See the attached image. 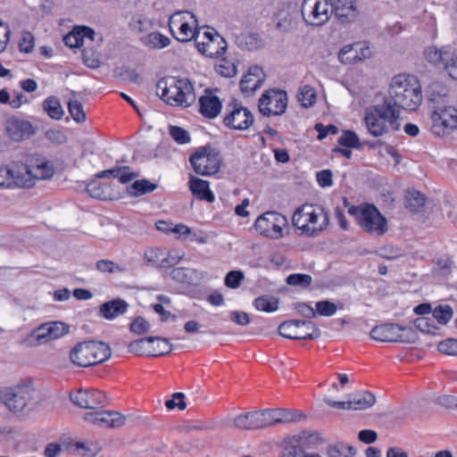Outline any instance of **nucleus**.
I'll return each instance as SVG.
<instances>
[{
	"label": "nucleus",
	"instance_id": "obj_1",
	"mask_svg": "<svg viewBox=\"0 0 457 457\" xmlns=\"http://www.w3.org/2000/svg\"><path fill=\"white\" fill-rule=\"evenodd\" d=\"M384 101L399 112L416 111L422 103L421 85L415 76L398 74L392 79Z\"/></svg>",
	"mask_w": 457,
	"mask_h": 457
},
{
	"label": "nucleus",
	"instance_id": "obj_2",
	"mask_svg": "<svg viewBox=\"0 0 457 457\" xmlns=\"http://www.w3.org/2000/svg\"><path fill=\"white\" fill-rule=\"evenodd\" d=\"M364 122L371 136L383 137L400 129V112L383 101L382 104L371 105L366 109Z\"/></svg>",
	"mask_w": 457,
	"mask_h": 457
},
{
	"label": "nucleus",
	"instance_id": "obj_3",
	"mask_svg": "<svg viewBox=\"0 0 457 457\" xmlns=\"http://www.w3.org/2000/svg\"><path fill=\"white\" fill-rule=\"evenodd\" d=\"M157 95L171 106L189 107L196 98L193 84L188 79L173 76L158 81Z\"/></svg>",
	"mask_w": 457,
	"mask_h": 457
},
{
	"label": "nucleus",
	"instance_id": "obj_4",
	"mask_svg": "<svg viewBox=\"0 0 457 457\" xmlns=\"http://www.w3.org/2000/svg\"><path fill=\"white\" fill-rule=\"evenodd\" d=\"M112 355L109 345L101 341H84L77 344L70 353L73 364L90 367L107 361Z\"/></svg>",
	"mask_w": 457,
	"mask_h": 457
},
{
	"label": "nucleus",
	"instance_id": "obj_5",
	"mask_svg": "<svg viewBox=\"0 0 457 457\" xmlns=\"http://www.w3.org/2000/svg\"><path fill=\"white\" fill-rule=\"evenodd\" d=\"M189 162L194 171L201 176L216 174L222 162L219 150L211 145L197 148L189 157Z\"/></svg>",
	"mask_w": 457,
	"mask_h": 457
},
{
	"label": "nucleus",
	"instance_id": "obj_6",
	"mask_svg": "<svg viewBox=\"0 0 457 457\" xmlns=\"http://www.w3.org/2000/svg\"><path fill=\"white\" fill-rule=\"evenodd\" d=\"M372 339L380 342H397L411 344L418 337L417 332L409 326L397 323H384L375 326L370 331Z\"/></svg>",
	"mask_w": 457,
	"mask_h": 457
},
{
	"label": "nucleus",
	"instance_id": "obj_7",
	"mask_svg": "<svg viewBox=\"0 0 457 457\" xmlns=\"http://www.w3.org/2000/svg\"><path fill=\"white\" fill-rule=\"evenodd\" d=\"M34 388L29 384L18 385L14 387L7 388L1 393V400L4 405L12 412H19L33 408L32 403Z\"/></svg>",
	"mask_w": 457,
	"mask_h": 457
},
{
	"label": "nucleus",
	"instance_id": "obj_8",
	"mask_svg": "<svg viewBox=\"0 0 457 457\" xmlns=\"http://www.w3.org/2000/svg\"><path fill=\"white\" fill-rule=\"evenodd\" d=\"M278 333L283 337L293 340H312L320 337L318 326L311 320H290L278 326Z\"/></svg>",
	"mask_w": 457,
	"mask_h": 457
},
{
	"label": "nucleus",
	"instance_id": "obj_9",
	"mask_svg": "<svg viewBox=\"0 0 457 457\" xmlns=\"http://www.w3.org/2000/svg\"><path fill=\"white\" fill-rule=\"evenodd\" d=\"M301 13L303 21L312 26H323L333 14L330 0H303Z\"/></svg>",
	"mask_w": 457,
	"mask_h": 457
},
{
	"label": "nucleus",
	"instance_id": "obj_10",
	"mask_svg": "<svg viewBox=\"0 0 457 457\" xmlns=\"http://www.w3.org/2000/svg\"><path fill=\"white\" fill-rule=\"evenodd\" d=\"M30 177L26 170V164L13 162L6 166H0V187H29Z\"/></svg>",
	"mask_w": 457,
	"mask_h": 457
},
{
	"label": "nucleus",
	"instance_id": "obj_11",
	"mask_svg": "<svg viewBox=\"0 0 457 457\" xmlns=\"http://www.w3.org/2000/svg\"><path fill=\"white\" fill-rule=\"evenodd\" d=\"M287 92L280 89H269L259 99L258 109L263 116L282 115L287 107Z\"/></svg>",
	"mask_w": 457,
	"mask_h": 457
},
{
	"label": "nucleus",
	"instance_id": "obj_12",
	"mask_svg": "<svg viewBox=\"0 0 457 457\" xmlns=\"http://www.w3.org/2000/svg\"><path fill=\"white\" fill-rule=\"evenodd\" d=\"M185 14L190 16L194 20L195 23H197V20L194 13L189 12H176L169 19V28L174 37L180 42H188L192 39L197 41L199 30L197 29H193L192 26L186 20Z\"/></svg>",
	"mask_w": 457,
	"mask_h": 457
},
{
	"label": "nucleus",
	"instance_id": "obj_13",
	"mask_svg": "<svg viewBox=\"0 0 457 457\" xmlns=\"http://www.w3.org/2000/svg\"><path fill=\"white\" fill-rule=\"evenodd\" d=\"M287 224V218L274 211L266 212L259 216L254 222L255 229L262 236L270 238L282 237V228Z\"/></svg>",
	"mask_w": 457,
	"mask_h": 457
},
{
	"label": "nucleus",
	"instance_id": "obj_14",
	"mask_svg": "<svg viewBox=\"0 0 457 457\" xmlns=\"http://www.w3.org/2000/svg\"><path fill=\"white\" fill-rule=\"evenodd\" d=\"M431 119V131L436 136L450 134L457 129V109L453 106L437 107Z\"/></svg>",
	"mask_w": 457,
	"mask_h": 457
},
{
	"label": "nucleus",
	"instance_id": "obj_15",
	"mask_svg": "<svg viewBox=\"0 0 457 457\" xmlns=\"http://www.w3.org/2000/svg\"><path fill=\"white\" fill-rule=\"evenodd\" d=\"M358 224L369 234L381 236L387 231L386 218L380 213L378 208L370 204L362 205V212H361V219Z\"/></svg>",
	"mask_w": 457,
	"mask_h": 457
},
{
	"label": "nucleus",
	"instance_id": "obj_16",
	"mask_svg": "<svg viewBox=\"0 0 457 457\" xmlns=\"http://www.w3.org/2000/svg\"><path fill=\"white\" fill-rule=\"evenodd\" d=\"M70 399L74 405L90 410L102 408L108 402L105 394L95 388H79L76 393L70 394Z\"/></svg>",
	"mask_w": 457,
	"mask_h": 457
},
{
	"label": "nucleus",
	"instance_id": "obj_17",
	"mask_svg": "<svg viewBox=\"0 0 457 457\" xmlns=\"http://www.w3.org/2000/svg\"><path fill=\"white\" fill-rule=\"evenodd\" d=\"M228 107L231 110L224 117L223 123L225 126L234 129L245 130L253 124V115L247 108L241 106L237 102L230 103Z\"/></svg>",
	"mask_w": 457,
	"mask_h": 457
},
{
	"label": "nucleus",
	"instance_id": "obj_18",
	"mask_svg": "<svg viewBox=\"0 0 457 457\" xmlns=\"http://www.w3.org/2000/svg\"><path fill=\"white\" fill-rule=\"evenodd\" d=\"M308 211H312V205H303L297 208L293 214L292 223L296 228L302 231V234L315 237L327 226L328 218L326 213H323V210L320 209V214H323L324 217L323 223L319 226L311 227L308 224Z\"/></svg>",
	"mask_w": 457,
	"mask_h": 457
},
{
	"label": "nucleus",
	"instance_id": "obj_19",
	"mask_svg": "<svg viewBox=\"0 0 457 457\" xmlns=\"http://www.w3.org/2000/svg\"><path fill=\"white\" fill-rule=\"evenodd\" d=\"M195 46L202 54L210 58H217L225 53L228 44L220 35L214 31V36H211L207 42L196 41Z\"/></svg>",
	"mask_w": 457,
	"mask_h": 457
},
{
	"label": "nucleus",
	"instance_id": "obj_20",
	"mask_svg": "<svg viewBox=\"0 0 457 457\" xmlns=\"http://www.w3.org/2000/svg\"><path fill=\"white\" fill-rule=\"evenodd\" d=\"M262 69L258 66H251L248 71L240 80V89L244 94H253L260 88L264 80Z\"/></svg>",
	"mask_w": 457,
	"mask_h": 457
},
{
	"label": "nucleus",
	"instance_id": "obj_21",
	"mask_svg": "<svg viewBox=\"0 0 457 457\" xmlns=\"http://www.w3.org/2000/svg\"><path fill=\"white\" fill-rule=\"evenodd\" d=\"M26 170L30 177L29 187L34 186L36 179H48L54 172L51 162L45 158H37L32 164H26Z\"/></svg>",
	"mask_w": 457,
	"mask_h": 457
},
{
	"label": "nucleus",
	"instance_id": "obj_22",
	"mask_svg": "<svg viewBox=\"0 0 457 457\" xmlns=\"http://www.w3.org/2000/svg\"><path fill=\"white\" fill-rule=\"evenodd\" d=\"M6 129L11 138L18 142L27 139L36 133L35 128L29 121L14 118L8 121Z\"/></svg>",
	"mask_w": 457,
	"mask_h": 457
},
{
	"label": "nucleus",
	"instance_id": "obj_23",
	"mask_svg": "<svg viewBox=\"0 0 457 457\" xmlns=\"http://www.w3.org/2000/svg\"><path fill=\"white\" fill-rule=\"evenodd\" d=\"M221 108V101L217 96L212 95L209 89L205 91V95L199 98V112L207 119L216 118Z\"/></svg>",
	"mask_w": 457,
	"mask_h": 457
},
{
	"label": "nucleus",
	"instance_id": "obj_24",
	"mask_svg": "<svg viewBox=\"0 0 457 457\" xmlns=\"http://www.w3.org/2000/svg\"><path fill=\"white\" fill-rule=\"evenodd\" d=\"M129 306V303L125 300L115 298L100 305L99 315L105 320H112L125 314L128 312Z\"/></svg>",
	"mask_w": 457,
	"mask_h": 457
},
{
	"label": "nucleus",
	"instance_id": "obj_25",
	"mask_svg": "<svg viewBox=\"0 0 457 457\" xmlns=\"http://www.w3.org/2000/svg\"><path fill=\"white\" fill-rule=\"evenodd\" d=\"M371 51L369 47H361L359 43L345 46L338 54V58L342 63H352L356 60H362L370 57Z\"/></svg>",
	"mask_w": 457,
	"mask_h": 457
},
{
	"label": "nucleus",
	"instance_id": "obj_26",
	"mask_svg": "<svg viewBox=\"0 0 457 457\" xmlns=\"http://www.w3.org/2000/svg\"><path fill=\"white\" fill-rule=\"evenodd\" d=\"M453 47L446 46L438 49L435 46L428 47L425 51V57L428 62L436 66H445L450 56L453 55Z\"/></svg>",
	"mask_w": 457,
	"mask_h": 457
},
{
	"label": "nucleus",
	"instance_id": "obj_27",
	"mask_svg": "<svg viewBox=\"0 0 457 457\" xmlns=\"http://www.w3.org/2000/svg\"><path fill=\"white\" fill-rule=\"evenodd\" d=\"M236 45L242 50L255 51L263 46V42L257 33L242 32L235 37Z\"/></svg>",
	"mask_w": 457,
	"mask_h": 457
},
{
	"label": "nucleus",
	"instance_id": "obj_28",
	"mask_svg": "<svg viewBox=\"0 0 457 457\" xmlns=\"http://www.w3.org/2000/svg\"><path fill=\"white\" fill-rule=\"evenodd\" d=\"M234 426L238 429L254 430L262 428L259 411L240 414L234 419Z\"/></svg>",
	"mask_w": 457,
	"mask_h": 457
},
{
	"label": "nucleus",
	"instance_id": "obj_29",
	"mask_svg": "<svg viewBox=\"0 0 457 457\" xmlns=\"http://www.w3.org/2000/svg\"><path fill=\"white\" fill-rule=\"evenodd\" d=\"M86 191L91 197L100 200H113L115 198L111 186L99 180L88 183Z\"/></svg>",
	"mask_w": 457,
	"mask_h": 457
},
{
	"label": "nucleus",
	"instance_id": "obj_30",
	"mask_svg": "<svg viewBox=\"0 0 457 457\" xmlns=\"http://www.w3.org/2000/svg\"><path fill=\"white\" fill-rule=\"evenodd\" d=\"M189 187L192 194L197 196L200 200H204L208 203H212L214 201V195L210 190L208 181L199 178L191 177Z\"/></svg>",
	"mask_w": 457,
	"mask_h": 457
},
{
	"label": "nucleus",
	"instance_id": "obj_31",
	"mask_svg": "<svg viewBox=\"0 0 457 457\" xmlns=\"http://www.w3.org/2000/svg\"><path fill=\"white\" fill-rule=\"evenodd\" d=\"M349 402L351 410L361 411L373 406L376 403V397L369 391H362L353 395Z\"/></svg>",
	"mask_w": 457,
	"mask_h": 457
},
{
	"label": "nucleus",
	"instance_id": "obj_32",
	"mask_svg": "<svg viewBox=\"0 0 457 457\" xmlns=\"http://www.w3.org/2000/svg\"><path fill=\"white\" fill-rule=\"evenodd\" d=\"M155 339H160V337H147L134 340L128 346L129 352L137 355L151 356L152 344Z\"/></svg>",
	"mask_w": 457,
	"mask_h": 457
},
{
	"label": "nucleus",
	"instance_id": "obj_33",
	"mask_svg": "<svg viewBox=\"0 0 457 457\" xmlns=\"http://www.w3.org/2000/svg\"><path fill=\"white\" fill-rule=\"evenodd\" d=\"M158 187V185L147 179H138L134 181L128 188L129 195L138 197L140 195L151 193Z\"/></svg>",
	"mask_w": 457,
	"mask_h": 457
},
{
	"label": "nucleus",
	"instance_id": "obj_34",
	"mask_svg": "<svg viewBox=\"0 0 457 457\" xmlns=\"http://www.w3.org/2000/svg\"><path fill=\"white\" fill-rule=\"evenodd\" d=\"M426 197L417 190L411 189L406 192L405 207L411 212H417L425 205Z\"/></svg>",
	"mask_w": 457,
	"mask_h": 457
},
{
	"label": "nucleus",
	"instance_id": "obj_35",
	"mask_svg": "<svg viewBox=\"0 0 457 457\" xmlns=\"http://www.w3.org/2000/svg\"><path fill=\"white\" fill-rule=\"evenodd\" d=\"M43 108L49 117L54 120H61L64 114L62 104L56 96L47 97L43 102Z\"/></svg>",
	"mask_w": 457,
	"mask_h": 457
},
{
	"label": "nucleus",
	"instance_id": "obj_36",
	"mask_svg": "<svg viewBox=\"0 0 457 457\" xmlns=\"http://www.w3.org/2000/svg\"><path fill=\"white\" fill-rule=\"evenodd\" d=\"M126 417L117 411H101V426L108 428H120L125 424Z\"/></svg>",
	"mask_w": 457,
	"mask_h": 457
},
{
	"label": "nucleus",
	"instance_id": "obj_37",
	"mask_svg": "<svg viewBox=\"0 0 457 457\" xmlns=\"http://www.w3.org/2000/svg\"><path fill=\"white\" fill-rule=\"evenodd\" d=\"M253 304L258 311L272 312L278 308V299L271 295H264L255 298Z\"/></svg>",
	"mask_w": 457,
	"mask_h": 457
},
{
	"label": "nucleus",
	"instance_id": "obj_38",
	"mask_svg": "<svg viewBox=\"0 0 457 457\" xmlns=\"http://www.w3.org/2000/svg\"><path fill=\"white\" fill-rule=\"evenodd\" d=\"M357 451L353 445L340 442L334 445H329L327 450L328 457H353Z\"/></svg>",
	"mask_w": 457,
	"mask_h": 457
},
{
	"label": "nucleus",
	"instance_id": "obj_39",
	"mask_svg": "<svg viewBox=\"0 0 457 457\" xmlns=\"http://www.w3.org/2000/svg\"><path fill=\"white\" fill-rule=\"evenodd\" d=\"M333 13L342 22H350L356 18L358 12L354 3L351 2L345 6L334 7Z\"/></svg>",
	"mask_w": 457,
	"mask_h": 457
},
{
	"label": "nucleus",
	"instance_id": "obj_40",
	"mask_svg": "<svg viewBox=\"0 0 457 457\" xmlns=\"http://www.w3.org/2000/svg\"><path fill=\"white\" fill-rule=\"evenodd\" d=\"M194 270L179 267L173 269L170 273V277L176 282L191 285L194 280Z\"/></svg>",
	"mask_w": 457,
	"mask_h": 457
},
{
	"label": "nucleus",
	"instance_id": "obj_41",
	"mask_svg": "<svg viewBox=\"0 0 457 457\" xmlns=\"http://www.w3.org/2000/svg\"><path fill=\"white\" fill-rule=\"evenodd\" d=\"M143 42L147 46L161 49L168 46L170 39L159 32H152L144 38Z\"/></svg>",
	"mask_w": 457,
	"mask_h": 457
},
{
	"label": "nucleus",
	"instance_id": "obj_42",
	"mask_svg": "<svg viewBox=\"0 0 457 457\" xmlns=\"http://www.w3.org/2000/svg\"><path fill=\"white\" fill-rule=\"evenodd\" d=\"M278 424L298 422L305 419V414L290 409H277Z\"/></svg>",
	"mask_w": 457,
	"mask_h": 457
},
{
	"label": "nucleus",
	"instance_id": "obj_43",
	"mask_svg": "<svg viewBox=\"0 0 457 457\" xmlns=\"http://www.w3.org/2000/svg\"><path fill=\"white\" fill-rule=\"evenodd\" d=\"M297 100L304 108L312 106L316 102V92L311 86H303L297 94Z\"/></svg>",
	"mask_w": 457,
	"mask_h": 457
},
{
	"label": "nucleus",
	"instance_id": "obj_44",
	"mask_svg": "<svg viewBox=\"0 0 457 457\" xmlns=\"http://www.w3.org/2000/svg\"><path fill=\"white\" fill-rule=\"evenodd\" d=\"M68 111L72 119L78 123H83L87 120L83 104L76 98H70L68 101Z\"/></svg>",
	"mask_w": 457,
	"mask_h": 457
},
{
	"label": "nucleus",
	"instance_id": "obj_45",
	"mask_svg": "<svg viewBox=\"0 0 457 457\" xmlns=\"http://www.w3.org/2000/svg\"><path fill=\"white\" fill-rule=\"evenodd\" d=\"M129 26L132 31L142 33L152 27V21L143 14H135L132 16Z\"/></svg>",
	"mask_w": 457,
	"mask_h": 457
},
{
	"label": "nucleus",
	"instance_id": "obj_46",
	"mask_svg": "<svg viewBox=\"0 0 457 457\" xmlns=\"http://www.w3.org/2000/svg\"><path fill=\"white\" fill-rule=\"evenodd\" d=\"M338 145L349 148H361V143L358 135L353 130H343L337 139Z\"/></svg>",
	"mask_w": 457,
	"mask_h": 457
},
{
	"label": "nucleus",
	"instance_id": "obj_47",
	"mask_svg": "<svg viewBox=\"0 0 457 457\" xmlns=\"http://www.w3.org/2000/svg\"><path fill=\"white\" fill-rule=\"evenodd\" d=\"M433 318L441 325H446L453 316V308L448 305H438L432 312Z\"/></svg>",
	"mask_w": 457,
	"mask_h": 457
},
{
	"label": "nucleus",
	"instance_id": "obj_48",
	"mask_svg": "<svg viewBox=\"0 0 457 457\" xmlns=\"http://www.w3.org/2000/svg\"><path fill=\"white\" fill-rule=\"evenodd\" d=\"M51 340L62 337L70 332V326L62 321L46 322Z\"/></svg>",
	"mask_w": 457,
	"mask_h": 457
},
{
	"label": "nucleus",
	"instance_id": "obj_49",
	"mask_svg": "<svg viewBox=\"0 0 457 457\" xmlns=\"http://www.w3.org/2000/svg\"><path fill=\"white\" fill-rule=\"evenodd\" d=\"M286 282L292 287L307 288L312 282V278L308 274L294 273L287 277Z\"/></svg>",
	"mask_w": 457,
	"mask_h": 457
},
{
	"label": "nucleus",
	"instance_id": "obj_50",
	"mask_svg": "<svg viewBox=\"0 0 457 457\" xmlns=\"http://www.w3.org/2000/svg\"><path fill=\"white\" fill-rule=\"evenodd\" d=\"M215 70L220 75L226 78H231L237 74V66L226 58L220 59L215 64Z\"/></svg>",
	"mask_w": 457,
	"mask_h": 457
},
{
	"label": "nucleus",
	"instance_id": "obj_51",
	"mask_svg": "<svg viewBox=\"0 0 457 457\" xmlns=\"http://www.w3.org/2000/svg\"><path fill=\"white\" fill-rule=\"evenodd\" d=\"M245 279V274L242 270H230L224 278V284L231 289L238 288Z\"/></svg>",
	"mask_w": 457,
	"mask_h": 457
},
{
	"label": "nucleus",
	"instance_id": "obj_52",
	"mask_svg": "<svg viewBox=\"0 0 457 457\" xmlns=\"http://www.w3.org/2000/svg\"><path fill=\"white\" fill-rule=\"evenodd\" d=\"M262 428L278 424L277 409H265L259 411Z\"/></svg>",
	"mask_w": 457,
	"mask_h": 457
},
{
	"label": "nucleus",
	"instance_id": "obj_53",
	"mask_svg": "<svg viewBox=\"0 0 457 457\" xmlns=\"http://www.w3.org/2000/svg\"><path fill=\"white\" fill-rule=\"evenodd\" d=\"M30 338L33 339L37 345L52 341L46 322L36 328L30 334Z\"/></svg>",
	"mask_w": 457,
	"mask_h": 457
},
{
	"label": "nucleus",
	"instance_id": "obj_54",
	"mask_svg": "<svg viewBox=\"0 0 457 457\" xmlns=\"http://www.w3.org/2000/svg\"><path fill=\"white\" fill-rule=\"evenodd\" d=\"M337 305L329 300H322L316 303V315L330 317L336 313Z\"/></svg>",
	"mask_w": 457,
	"mask_h": 457
},
{
	"label": "nucleus",
	"instance_id": "obj_55",
	"mask_svg": "<svg viewBox=\"0 0 457 457\" xmlns=\"http://www.w3.org/2000/svg\"><path fill=\"white\" fill-rule=\"evenodd\" d=\"M150 324L142 316L136 317L129 325V330L137 335H143L150 330Z\"/></svg>",
	"mask_w": 457,
	"mask_h": 457
},
{
	"label": "nucleus",
	"instance_id": "obj_56",
	"mask_svg": "<svg viewBox=\"0 0 457 457\" xmlns=\"http://www.w3.org/2000/svg\"><path fill=\"white\" fill-rule=\"evenodd\" d=\"M170 135L172 139L180 145L190 142V136L187 130L179 126H170Z\"/></svg>",
	"mask_w": 457,
	"mask_h": 457
},
{
	"label": "nucleus",
	"instance_id": "obj_57",
	"mask_svg": "<svg viewBox=\"0 0 457 457\" xmlns=\"http://www.w3.org/2000/svg\"><path fill=\"white\" fill-rule=\"evenodd\" d=\"M413 323L415 328L423 333L434 334L433 330L437 329L434 320L428 317L417 318L414 320Z\"/></svg>",
	"mask_w": 457,
	"mask_h": 457
},
{
	"label": "nucleus",
	"instance_id": "obj_58",
	"mask_svg": "<svg viewBox=\"0 0 457 457\" xmlns=\"http://www.w3.org/2000/svg\"><path fill=\"white\" fill-rule=\"evenodd\" d=\"M155 341L158 342V345L156 348L152 347V357L162 356L172 351L173 346L169 339L160 337V339H155Z\"/></svg>",
	"mask_w": 457,
	"mask_h": 457
},
{
	"label": "nucleus",
	"instance_id": "obj_59",
	"mask_svg": "<svg viewBox=\"0 0 457 457\" xmlns=\"http://www.w3.org/2000/svg\"><path fill=\"white\" fill-rule=\"evenodd\" d=\"M437 349L444 354L457 356V339L447 338L443 340L438 344Z\"/></svg>",
	"mask_w": 457,
	"mask_h": 457
},
{
	"label": "nucleus",
	"instance_id": "obj_60",
	"mask_svg": "<svg viewBox=\"0 0 457 457\" xmlns=\"http://www.w3.org/2000/svg\"><path fill=\"white\" fill-rule=\"evenodd\" d=\"M96 268L97 270L101 272H108V273H114V272H122L125 270L124 268H121L118 264H116L114 262L110 260H100L96 262Z\"/></svg>",
	"mask_w": 457,
	"mask_h": 457
},
{
	"label": "nucleus",
	"instance_id": "obj_61",
	"mask_svg": "<svg viewBox=\"0 0 457 457\" xmlns=\"http://www.w3.org/2000/svg\"><path fill=\"white\" fill-rule=\"evenodd\" d=\"M163 255V251L159 248H150L145 252L144 259L145 261L158 268V264L160 263L161 257Z\"/></svg>",
	"mask_w": 457,
	"mask_h": 457
},
{
	"label": "nucleus",
	"instance_id": "obj_62",
	"mask_svg": "<svg viewBox=\"0 0 457 457\" xmlns=\"http://www.w3.org/2000/svg\"><path fill=\"white\" fill-rule=\"evenodd\" d=\"M314 129L318 132L319 140L324 139L328 134L336 135L339 131L338 128L333 124L324 126L322 123H316Z\"/></svg>",
	"mask_w": 457,
	"mask_h": 457
},
{
	"label": "nucleus",
	"instance_id": "obj_63",
	"mask_svg": "<svg viewBox=\"0 0 457 457\" xmlns=\"http://www.w3.org/2000/svg\"><path fill=\"white\" fill-rule=\"evenodd\" d=\"M63 42L70 48H79L83 46L79 33L75 29L64 36Z\"/></svg>",
	"mask_w": 457,
	"mask_h": 457
},
{
	"label": "nucleus",
	"instance_id": "obj_64",
	"mask_svg": "<svg viewBox=\"0 0 457 457\" xmlns=\"http://www.w3.org/2000/svg\"><path fill=\"white\" fill-rule=\"evenodd\" d=\"M453 54V55L450 56L444 68L453 79L457 80V50L455 48Z\"/></svg>",
	"mask_w": 457,
	"mask_h": 457
}]
</instances>
